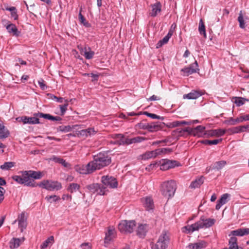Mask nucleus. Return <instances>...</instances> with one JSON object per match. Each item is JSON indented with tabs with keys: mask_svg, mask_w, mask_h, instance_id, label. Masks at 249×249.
I'll return each mask as SVG.
<instances>
[{
	"mask_svg": "<svg viewBox=\"0 0 249 249\" xmlns=\"http://www.w3.org/2000/svg\"><path fill=\"white\" fill-rule=\"evenodd\" d=\"M111 161V157L107 154L100 153L94 156L93 160L89 163V166H91L94 171L108 165Z\"/></svg>",
	"mask_w": 249,
	"mask_h": 249,
	"instance_id": "f257e3e1",
	"label": "nucleus"
},
{
	"mask_svg": "<svg viewBox=\"0 0 249 249\" xmlns=\"http://www.w3.org/2000/svg\"><path fill=\"white\" fill-rule=\"evenodd\" d=\"M215 221L214 219H205L201 217L199 221L191 225L185 226V228L189 232H193L198 231L200 229L209 228L214 224Z\"/></svg>",
	"mask_w": 249,
	"mask_h": 249,
	"instance_id": "f03ea898",
	"label": "nucleus"
},
{
	"mask_svg": "<svg viewBox=\"0 0 249 249\" xmlns=\"http://www.w3.org/2000/svg\"><path fill=\"white\" fill-rule=\"evenodd\" d=\"M176 189L177 184L174 180L163 182L160 186L162 195L168 199L174 196Z\"/></svg>",
	"mask_w": 249,
	"mask_h": 249,
	"instance_id": "7ed1b4c3",
	"label": "nucleus"
},
{
	"mask_svg": "<svg viewBox=\"0 0 249 249\" xmlns=\"http://www.w3.org/2000/svg\"><path fill=\"white\" fill-rule=\"evenodd\" d=\"M169 233L165 231L162 232L156 244H153L152 249H166L169 242Z\"/></svg>",
	"mask_w": 249,
	"mask_h": 249,
	"instance_id": "20e7f679",
	"label": "nucleus"
},
{
	"mask_svg": "<svg viewBox=\"0 0 249 249\" xmlns=\"http://www.w3.org/2000/svg\"><path fill=\"white\" fill-rule=\"evenodd\" d=\"M136 226L134 220H123L118 225V229L122 232L131 233Z\"/></svg>",
	"mask_w": 249,
	"mask_h": 249,
	"instance_id": "39448f33",
	"label": "nucleus"
},
{
	"mask_svg": "<svg viewBox=\"0 0 249 249\" xmlns=\"http://www.w3.org/2000/svg\"><path fill=\"white\" fill-rule=\"evenodd\" d=\"M38 186L51 191L54 189L58 190L61 188V183L57 181H49L48 180L42 181L38 184Z\"/></svg>",
	"mask_w": 249,
	"mask_h": 249,
	"instance_id": "423d86ee",
	"label": "nucleus"
},
{
	"mask_svg": "<svg viewBox=\"0 0 249 249\" xmlns=\"http://www.w3.org/2000/svg\"><path fill=\"white\" fill-rule=\"evenodd\" d=\"M87 189L91 193H97L99 195H105L106 187L99 183H92L86 186Z\"/></svg>",
	"mask_w": 249,
	"mask_h": 249,
	"instance_id": "0eeeda50",
	"label": "nucleus"
},
{
	"mask_svg": "<svg viewBox=\"0 0 249 249\" xmlns=\"http://www.w3.org/2000/svg\"><path fill=\"white\" fill-rule=\"evenodd\" d=\"M101 182L103 185L106 187H109L110 188H115L117 187L118 182L116 179L111 176H103L101 178Z\"/></svg>",
	"mask_w": 249,
	"mask_h": 249,
	"instance_id": "6e6552de",
	"label": "nucleus"
},
{
	"mask_svg": "<svg viewBox=\"0 0 249 249\" xmlns=\"http://www.w3.org/2000/svg\"><path fill=\"white\" fill-rule=\"evenodd\" d=\"M21 173L24 185L31 187H36L38 186V183H36L35 180L30 177L28 171H22Z\"/></svg>",
	"mask_w": 249,
	"mask_h": 249,
	"instance_id": "1a4fd4ad",
	"label": "nucleus"
},
{
	"mask_svg": "<svg viewBox=\"0 0 249 249\" xmlns=\"http://www.w3.org/2000/svg\"><path fill=\"white\" fill-rule=\"evenodd\" d=\"M74 169L75 171L81 174H89L94 172L91 166H89V163L86 166L83 165H76Z\"/></svg>",
	"mask_w": 249,
	"mask_h": 249,
	"instance_id": "9d476101",
	"label": "nucleus"
},
{
	"mask_svg": "<svg viewBox=\"0 0 249 249\" xmlns=\"http://www.w3.org/2000/svg\"><path fill=\"white\" fill-rule=\"evenodd\" d=\"M198 70L197 62L196 61H195V63L191 65L189 67L182 69L181 71L185 73L184 75L188 76L190 74L196 72Z\"/></svg>",
	"mask_w": 249,
	"mask_h": 249,
	"instance_id": "9b49d317",
	"label": "nucleus"
},
{
	"mask_svg": "<svg viewBox=\"0 0 249 249\" xmlns=\"http://www.w3.org/2000/svg\"><path fill=\"white\" fill-rule=\"evenodd\" d=\"M116 231L113 227H109L107 232L106 233L104 242L108 244L113 238L115 237Z\"/></svg>",
	"mask_w": 249,
	"mask_h": 249,
	"instance_id": "f8f14e48",
	"label": "nucleus"
},
{
	"mask_svg": "<svg viewBox=\"0 0 249 249\" xmlns=\"http://www.w3.org/2000/svg\"><path fill=\"white\" fill-rule=\"evenodd\" d=\"M248 234H249V228H240L231 231L229 236H232V237H235V236H243Z\"/></svg>",
	"mask_w": 249,
	"mask_h": 249,
	"instance_id": "ddd939ff",
	"label": "nucleus"
},
{
	"mask_svg": "<svg viewBox=\"0 0 249 249\" xmlns=\"http://www.w3.org/2000/svg\"><path fill=\"white\" fill-rule=\"evenodd\" d=\"M204 92L202 90H193L190 93L184 94L183 95L184 99H196L203 95Z\"/></svg>",
	"mask_w": 249,
	"mask_h": 249,
	"instance_id": "4468645a",
	"label": "nucleus"
},
{
	"mask_svg": "<svg viewBox=\"0 0 249 249\" xmlns=\"http://www.w3.org/2000/svg\"><path fill=\"white\" fill-rule=\"evenodd\" d=\"M148 225L146 224H139L136 230L137 234L141 238H143L148 231Z\"/></svg>",
	"mask_w": 249,
	"mask_h": 249,
	"instance_id": "2eb2a0df",
	"label": "nucleus"
},
{
	"mask_svg": "<svg viewBox=\"0 0 249 249\" xmlns=\"http://www.w3.org/2000/svg\"><path fill=\"white\" fill-rule=\"evenodd\" d=\"M231 195L229 194L226 193L222 195L221 198L217 201V204L215 206V209L218 210L221 207L226 204L229 200Z\"/></svg>",
	"mask_w": 249,
	"mask_h": 249,
	"instance_id": "dca6fc26",
	"label": "nucleus"
},
{
	"mask_svg": "<svg viewBox=\"0 0 249 249\" xmlns=\"http://www.w3.org/2000/svg\"><path fill=\"white\" fill-rule=\"evenodd\" d=\"M207 243L204 241H200L197 243L190 244L188 246V249H202L205 248Z\"/></svg>",
	"mask_w": 249,
	"mask_h": 249,
	"instance_id": "f3484780",
	"label": "nucleus"
},
{
	"mask_svg": "<svg viewBox=\"0 0 249 249\" xmlns=\"http://www.w3.org/2000/svg\"><path fill=\"white\" fill-rule=\"evenodd\" d=\"M18 220L19 227L21 228V231L22 232L23 229H25L27 226V219L25 217L24 213H22L18 215Z\"/></svg>",
	"mask_w": 249,
	"mask_h": 249,
	"instance_id": "a211bd4d",
	"label": "nucleus"
},
{
	"mask_svg": "<svg viewBox=\"0 0 249 249\" xmlns=\"http://www.w3.org/2000/svg\"><path fill=\"white\" fill-rule=\"evenodd\" d=\"M96 131L93 128H89L86 129H83L79 131L78 135L84 137H87L88 136H91L96 133Z\"/></svg>",
	"mask_w": 249,
	"mask_h": 249,
	"instance_id": "6ab92c4d",
	"label": "nucleus"
},
{
	"mask_svg": "<svg viewBox=\"0 0 249 249\" xmlns=\"http://www.w3.org/2000/svg\"><path fill=\"white\" fill-rule=\"evenodd\" d=\"M24 237H22L21 238H13L9 243L10 248L11 249L18 248L20 244L24 242Z\"/></svg>",
	"mask_w": 249,
	"mask_h": 249,
	"instance_id": "aec40b11",
	"label": "nucleus"
},
{
	"mask_svg": "<svg viewBox=\"0 0 249 249\" xmlns=\"http://www.w3.org/2000/svg\"><path fill=\"white\" fill-rule=\"evenodd\" d=\"M249 18L247 16L244 15L242 11H240L238 17V21L239 23V27L242 29H244L246 27V20H249Z\"/></svg>",
	"mask_w": 249,
	"mask_h": 249,
	"instance_id": "412c9836",
	"label": "nucleus"
},
{
	"mask_svg": "<svg viewBox=\"0 0 249 249\" xmlns=\"http://www.w3.org/2000/svg\"><path fill=\"white\" fill-rule=\"evenodd\" d=\"M205 129V126L198 125L196 127L193 128L191 131L192 132V134L194 136H201L203 134L208 135V133H204Z\"/></svg>",
	"mask_w": 249,
	"mask_h": 249,
	"instance_id": "4be33fe9",
	"label": "nucleus"
},
{
	"mask_svg": "<svg viewBox=\"0 0 249 249\" xmlns=\"http://www.w3.org/2000/svg\"><path fill=\"white\" fill-rule=\"evenodd\" d=\"M6 28L9 33L12 34L13 35L17 36H19L20 32L18 31V29L15 24L10 23L6 26Z\"/></svg>",
	"mask_w": 249,
	"mask_h": 249,
	"instance_id": "5701e85b",
	"label": "nucleus"
},
{
	"mask_svg": "<svg viewBox=\"0 0 249 249\" xmlns=\"http://www.w3.org/2000/svg\"><path fill=\"white\" fill-rule=\"evenodd\" d=\"M226 132V130L222 129L211 130L208 132V135L210 136L219 137L223 136Z\"/></svg>",
	"mask_w": 249,
	"mask_h": 249,
	"instance_id": "b1692460",
	"label": "nucleus"
},
{
	"mask_svg": "<svg viewBox=\"0 0 249 249\" xmlns=\"http://www.w3.org/2000/svg\"><path fill=\"white\" fill-rule=\"evenodd\" d=\"M81 53L87 59H91L94 54V52L91 51L89 47H85L84 49H82Z\"/></svg>",
	"mask_w": 249,
	"mask_h": 249,
	"instance_id": "393cba45",
	"label": "nucleus"
},
{
	"mask_svg": "<svg viewBox=\"0 0 249 249\" xmlns=\"http://www.w3.org/2000/svg\"><path fill=\"white\" fill-rule=\"evenodd\" d=\"M204 182V178L201 177L196 178L195 180L192 181L190 185V188L192 189H195L199 188Z\"/></svg>",
	"mask_w": 249,
	"mask_h": 249,
	"instance_id": "a878e982",
	"label": "nucleus"
},
{
	"mask_svg": "<svg viewBox=\"0 0 249 249\" xmlns=\"http://www.w3.org/2000/svg\"><path fill=\"white\" fill-rule=\"evenodd\" d=\"M161 5L160 2H158L152 6V12L151 15L152 17H156L158 14L161 11Z\"/></svg>",
	"mask_w": 249,
	"mask_h": 249,
	"instance_id": "bb28decb",
	"label": "nucleus"
},
{
	"mask_svg": "<svg viewBox=\"0 0 249 249\" xmlns=\"http://www.w3.org/2000/svg\"><path fill=\"white\" fill-rule=\"evenodd\" d=\"M158 153L156 152V149L153 151H147L142 155V159L144 160H148L150 158H155L158 156Z\"/></svg>",
	"mask_w": 249,
	"mask_h": 249,
	"instance_id": "cd10ccee",
	"label": "nucleus"
},
{
	"mask_svg": "<svg viewBox=\"0 0 249 249\" xmlns=\"http://www.w3.org/2000/svg\"><path fill=\"white\" fill-rule=\"evenodd\" d=\"M162 128L161 124L155 123L148 124L147 130L150 132L157 131Z\"/></svg>",
	"mask_w": 249,
	"mask_h": 249,
	"instance_id": "c85d7f7f",
	"label": "nucleus"
},
{
	"mask_svg": "<svg viewBox=\"0 0 249 249\" xmlns=\"http://www.w3.org/2000/svg\"><path fill=\"white\" fill-rule=\"evenodd\" d=\"M9 132L2 124H0V138L4 139L8 137Z\"/></svg>",
	"mask_w": 249,
	"mask_h": 249,
	"instance_id": "c756f323",
	"label": "nucleus"
},
{
	"mask_svg": "<svg viewBox=\"0 0 249 249\" xmlns=\"http://www.w3.org/2000/svg\"><path fill=\"white\" fill-rule=\"evenodd\" d=\"M237 239L236 237H231L229 240V249H239L237 243Z\"/></svg>",
	"mask_w": 249,
	"mask_h": 249,
	"instance_id": "7c9ffc66",
	"label": "nucleus"
},
{
	"mask_svg": "<svg viewBox=\"0 0 249 249\" xmlns=\"http://www.w3.org/2000/svg\"><path fill=\"white\" fill-rule=\"evenodd\" d=\"M226 164L227 162L225 160L216 161L214 163L212 169L216 170H220L222 169Z\"/></svg>",
	"mask_w": 249,
	"mask_h": 249,
	"instance_id": "2f4dec72",
	"label": "nucleus"
},
{
	"mask_svg": "<svg viewBox=\"0 0 249 249\" xmlns=\"http://www.w3.org/2000/svg\"><path fill=\"white\" fill-rule=\"evenodd\" d=\"M144 205L147 210H152L154 208L153 201L150 197L144 198Z\"/></svg>",
	"mask_w": 249,
	"mask_h": 249,
	"instance_id": "473e14b6",
	"label": "nucleus"
},
{
	"mask_svg": "<svg viewBox=\"0 0 249 249\" xmlns=\"http://www.w3.org/2000/svg\"><path fill=\"white\" fill-rule=\"evenodd\" d=\"M28 172L30 177L34 180L40 179L42 177V173L40 172H36L32 170H29Z\"/></svg>",
	"mask_w": 249,
	"mask_h": 249,
	"instance_id": "72a5a7b5",
	"label": "nucleus"
},
{
	"mask_svg": "<svg viewBox=\"0 0 249 249\" xmlns=\"http://www.w3.org/2000/svg\"><path fill=\"white\" fill-rule=\"evenodd\" d=\"M198 31L200 34L203 35L204 37L205 38H206L205 26L204 25V23L202 19H201L199 21Z\"/></svg>",
	"mask_w": 249,
	"mask_h": 249,
	"instance_id": "f704fd0d",
	"label": "nucleus"
},
{
	"mask_svg": "<svg viewBox=\"0 0 249 249\" xmlns=\"http://www.w3.org/2000/svg\"><path fill=\"white\" fill-rule=\"evenodd\" d=\"M52 160L53 161H54L55 162L60 163L62 164L64 167H67L69 166V163L67 162L65 160H63V159L53 156L52 158Z\"/></svg>",
	"mask_w": 249,
	"mask_h": 249,
	"instance_id": "c9c22d12",
	"label": "nucleus"
},
{
	"mask_svg": "<svg viewBox=\"0 0 249 249\" xmlns=\"http://www.w3.org/2000/svg\"><path fill=\"white\" fill-rule=\"evenodd\" d=\"M15 163L12 161L5 162L3 164L0 165V168L2 170H8L14 167Z\"/></svg>",
	"mask_w": 249,
	"mask_h": 249,
	"instance_id": "e433bc0d",
	"label": "nucleus"
},
{
	"mask_svg": "<svg viewBox=\"0 0 249 249\" xmlns=\"http://www.w3.org/2000/svg\"><path fill=\"white\" fill-rule=\"evenodd\" d=\"M80 185L77 183H71L68 188V190L71 193L78 191L80 189Z\"/></svg>",
	"mask_w": 249,
	"mask_h": 249,
	"instance_id": "4c0bfd02",
	"label": "nucleus"
},
{
	"mask_svg": "<svg viewBox=\"0 0 249 249\" xmlns=\"http://www.w3.org/2000/svg\"><path fill=\"white\" fill-rule=\"evenodd\" d=\"M54 241V238L53 236H50L47 238L40 246L41 249H44L47 248L50 243H53Z\"/></svg>",
	"mask_w": 249,
	"mask_h": 249,
	"instance_id": "58836bf2",
	"label": "nucleus"
},
{
	"mask_svg": "<svg viewBox=\"0 0 249 249\" xmlns=\"http://www.w3.org/2000/svg\"><path fill=\"white\" fill-rule=\"evenodd\" d=\"M173 25L171 26L170 30L167 35L165 36L162 39L160 40L164 44H166L169 41V38L172 36L173 34V30L172 29Z\"/></svg>",
	"mask_w": 249,
	"mask_h": 249,
	"instance_id": "ea45409f",
	"label": "nucleus"
},
{
	"mask_svg": "<svg viewBox=\"0 0 249 249\" xmlns=\"http://www.w3.org/2000/svg\"><path fill=\"white\" fill-rule=\"evenodd\" d=\"M173 151L172 149L168 148H162L156 149V152L158 155H161L162 154L170 153Z\"/></svg>",
	"mask_w": 249,
	"mask_h": 249,
	"instance_id": "a19ab883",
	"label": "nucleus"
},
{
	"mask_svg": "<svg viewBox=\"0 0 249 249\" xmlns=\"http://www.w3.org/2000/svg\"><path fill=\"white\" fill-rule=\"evenodd\" d=\"M183 129L177 128L172 132V135L175 137L182 136L184 135Z\"/></svg>",
	"mask_w": 249,
	"mask_h": 249,
	"instance_id": "79ce46f5",
	"label": "nucleus"
},
{
	"mask_svg": "<svg viewBox=\"0 0 249 249\" xmlns=\"http://www.w3.org/2000/svg\"><path fill=\"white\" fill-rule=\"evenodd\" d=\"M140 114H141V113H136L134 112L127 113V114H125L123 113H121L119 114V117L121 118H123L124 119H128V116H135V115H138Z\"/></svg>",
	"mask_w": 249,
	"mask_h": 249,
	"instance_id": "37998d69",
	"label": "nucleus"
},
{
	"mask_svg": "<svg viewBox=\"0 0 249 249\" xmlns=\"http://www.w3.org/2000/svg\"><path fill=\"white\" fill-rule=\"evenodd\" d=\"M222 141V139L219 140H206L203 141V143L205 144L208 145H216L218 144L220 142Z\"/></svg>",
	"mask_w": 249,
	"mask_h": 249,
	"instance_id": "c03bdc74",
	"label": "nucleus"
},
{
	"mask_svg": "<svg viewBox=\"0 0 249 249\" xmlns=\"http://www.w3.org/2000/svg\"><path fill=\"white\" fill-rule=\"evenodd\" d=\"M34 115L36 117H38L39 118H43L50 120H51V119L52 118V115H51L49 114H44L41 112L35 113Z\"/></svg>",
	"mask_w": 249,
	"mask_h": 249,
	"instance_id": "a18cd8bd",
	"label": "nucleus"
},
{
	"mask_svg": "<svg viewBox=\"0 0 249 249\" xmlns=\"http://www.w3.org/2000/svg\"><path fill=\"white\" fill-rule=\"evenodd\" d=\"M143 114L146 115L147 116L149 117L152 119H160L161 120H163L164 119L163 117H160V116H158L155 114L149 113L148 112H143Z\"/></svg>",
	"mask_w": 249,
	"mask_h": 249,
	"instance_id": "49530a36",
	"label": "nucleus"
},
{
	"mask_svg": "<svg viewBox=\"0 0 249 249\" xmlns=\"http://www.w3.org/2000/svg\"><path fill=\"white\" fill-rule=\"evenodd\" d=\"M57 131H61V132H69L71 130V127L70 125H61L59 126L57 128Z\"/></svg>",
	"mask_w": 249,
	"mask_h": 249,
	"instance_id": "de8ad7c7",
	"label": "nucleus"
},
{
	"mask_svg": "<svg viewBox=\"0 0 249 249\" xmlns=\"http://www.w3.org/2000/svg\"><path fill=\"white\" fill-rule=\"evenodd\" d=\"M28 117V122L29 124H39V119L38 117Z\"/></svg>",
	"mask_w": 249,
	"mask_h": 249,
	"instance_id": "09e8293b",
	"label": "nucleus"
},
{
	"mask_svg": "<svg viewBox=\"0 0 249 249\" xmlns=\"http://www.w3.org/2000/svg\"><path fill=\"white\" fill-rule=\"evenodd\" d=\"M246 101H248V100L242 97H236L234 103L237 106H240L243 105Z\"/></svg>",
	"mask_w": 249,
	"mask_h": 249,
	"instance_id": "8fccbe9b",
	"label": "nucleus"
},
{
	"mask_svg": "<svg viewBox=\"0 0 249 249\" xmlns=\"http://www.w3.org/2000/svg\"><path fill=\"white\" fill-rule=\"evenodd\" d=\"M12 178L13 180L18 183L21 184H24V181L22 175L21 176H14L12 177Z\"/></svg>",
	"mask_w": 249,
	"mask_h": 249,
	"instance_id": "3c124183",
	"label": "nucleus"
},
{
	"mask_svg": "<svg viewBox=\"0 0 249 249\" xmlns=\"http://www.w3.org/2000/svg\"><path fill=\"white\" fill-rule=\"evenodd\" d=\"M81 12H82V8H81L80 11H79V20L82 23H83L84 25L87 26L88 23L86 21V19H85L84 17L82 15Z\"/></svg>",
	"mask_w": 249,
	"mask_h": 249,
	"instance_id": "603ef678",
	"label": "nucleus"
},
{
	"mask_svg": "<svg viewBox=\"0 0 249 249\" xmlns=\"http://www.w3.org/2000/svg\"><path fill=\"white\" fill-rule=\"evenodd\" d=\"M146 139H147L144 137L138 136V137L132 138V142H133V143L140 142H142V141H144Z\"/></svg>",
	"mask_w": 249,
	"mask_h": 249,
	"instance_id": "864d4df0",
	"label": "nucleus"
},
{
	"mask_svg": "<svg viewBox=\"0 0 249 249\" xmlns=\"http://www.w3.org/2000/svg\"><path fill=\"white\" fill-rule=\"evenodd\" d=\"M45 199H47L48 201L52 202V201H51V199H53V201H56L57 200H59L60 197L57 196L53 195V196H47L45 197Z\"/></svg>",
	"mask_w": 249,
	"mask_h": 249,
	"instance_id": "5fc2aeb1",
	"label": "nucleus"
},
{
	"mask_svg": "<svg viewBox=\"0 0 249 249\" xmlns=\"http://www.w3.org/2000/svg\"><path fill=\"white\" fill-rule=\"evenodd\" d=\"M179 125H180V121H176L173 122L172 123H170L167 125V126L170 128L175 127H177Z\"/></svg>",
	"mask_w": 249,
	"mask_h": 249,
	"instance_id": "6e6d98bb",
	"label": "nucleus"
},
{
	"mask_svg": "<svg viewBox=\"0 0 249 249\" xmlns=\"http://www.w3.org/2000/svg\"><path fill=\"white\" fill-rule=\"evenodd\" d=\"M133 143L132 142V139L124 138L122 139L121 144H130Z\"/></svg>",
	"mask_w": 249,
	"mask_h": 249,
	"instance_id": "4d7b16f0",
	"label": "nucleus"
},
{
	"mask_svg": "<svg viewBox=\"0 0 249 249\" xmlns=\"http://www.w3.org/2000/svg\"><path fill=\"white\" fill-rule=\"evenodd\" d=\"M248 126H239V127H234L233 129V133H238L239 132L243 131V129L247 128Z\"/></svg>",
	"mask_w": 249,
	"mask_h": 249,
	"instance_id": "13d9d810",
	"label": "nucleus"
},
{
	"mask_svg": "<svg viewBox=\"0 0 249 249\" xmlns=\"http://www.w3.org/2000/svg\"><path fill=\"white\" fill-rule=\"evenodd\" d=\"M171 168V166H169L168 164H166L165 162L163 163L160 166V169L161 170L165 171Z\"/></svg>",
	"mask_w": 249,
	"mask_h": 249,
	"instance_id": "bf43d9fd",
	"label": "nucleus"
},
{
	"mask_svg": "<svg viewBox=\"0 0 249 249\" xmlns=\"http://www.w3.org/2000/svg\"><path fill=\"white\" fill-rule=\"evenodd\" d=\"M83 249H91V245L89 243H84L80 245Z\"/></svg>",
	"mask_w": 249,
	"mask_h": 249,
	"instance_id": "052dcab7",
	"label": "nucleus"
},
{
	"mask_svg": "<svg viewBox=\"0 0 249 249\" xmlns=\"http://www.w3.org/2000/svg\"><path fill=\"white\" fill-rule=\"evenodd\" d=\"M225 123L226 124H230V125H235V124H236L235 119H233L232 117L230 118L229 120H226L225 121Z\"/></svg>",
	"mask_w": 249,
	"mask_h": 249,
	"instance_id": "680f3d73",
	"label": "nucleus"
},
{
	"mask_svg": "<svg viewBox=\"0 0 249 249\" xmlns=\"http://www.w3.org/2000/svg\"><path fill=\"white\" fill-rule=\"evenodd\" d=\"M112 137L114 139H119L120 140V143L122 142V139L124 138V135L122 134H116L112 135Z\"/></svg>",
	"mask_w": 249,
	"mask_h": 249,
	"instance_id": "e2e57ef3",
	"label": "nucleus"
},
{
	"mask_svg": "<svg viewBox=\"0 0 249 249\" xmlns=\"http://www.w3.org/2000/svg\"><path fill=\"white\" fill-rule=\"evenodd\" d=\"M68 106V104H65L64 105L60 106V110H61L62 115L64 114L65 112L66 111V110L67 109Z\"/></svg>",
	"mask_w": 249,
	"mask_h": 249,
	"instance_id": "0e129e2a",
	"label": "nucleus"
},
{
	"mask_svg": "<svg viewBox=\"0 0 249 249\" xmlns=\"http://www.w3.org/2000/svg\"><path fill=\"white\" fill-rule=\"evenodd\" d=\"M38 84L42 89H45L46 88V85L44 83V81L43 79H41L38 81Z\"/></svg>",
	"mask_w": 249,
	"mask_h": 249,
	"instance_id": "69168bd1",
	"label": "nucleus"
},
{
	"mask_svg": "<svg viewBox=\"0 0 249 249\" xmlns=\"http://www.w3.org/2000/svg\"><path fill=\"white\" fill-rule=\"evenodd\" d=\"M166 164H168V165L170 166H171V168H173L176 166L177 161L175 160L172 161V160H167L165 162Z\"/></svg>",
	"mask_w": 249,
	"mask_h": 249,
	"instance_id": "338daca9",
	"label": "nucleus"
},
{
	"mask_svg": "<svg viewBox=\"0 0 249 249\" xmlns=\"http://www.w3.org/2000/svg\"><path fill=\"white\" fill-rule=\"evenodd\" d=\"M148 125V124H144L142 123H140L138 124L139 128H140L141 129H147V130Z\"/></svg>",
	"mask_w": 249,
	"mask_h": 249,
	"instance_id": "774afa93",
	"label": "nucleus"
}]
</instances>
